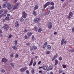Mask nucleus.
Here are the masks:
<instances>
[{"label":"nucleus","mask_w":74,"mask_h":74,"mask_svg":"<svg viewBox=\"0 0 74 74\" xmlns=\"http://www.w3.org/2000/svg\"><path fill=\"white\" fill-rule=\"evenodd\" d=\"M6 7L9 10H11L12 7H11V5L10 3H8L7 4Z\"/></svg>","instance_id":"obj_1"},{"label":"nucleus","mask_w":74,"mask_h":74,"mask_svg":"<svg viewBox=\"0 0 74 74\" xmlns=\"http://www.w3.org/2000/svg\"><path fill=\"white\" fill-rule=\"evenodd\" d=\"M26 16H27V14L25 12H23L22 14V18H23L24 19H25L26 18Z\"/></svg>","instance_id":"obj_2"},{"label":"nucleus","mask_w":74,"mask_h":74,"mask_svg":"<svg viewBox=\"0 0 74 74\" xmlns=\"http://www.w3.org/2000/svg\"><path fill=\"white\" fill-rule=\"evenodd\" d=\"M9 28V26L7 24H5L3 27V29L5 30H8V28Z\"/></svg>","instance_id":"obj_3"},{"label":"nucleus","mask_w":74,"mask_h":74,"mask_svg":"<svg viewBox=\"0 0 74 74\" xmlns=\"http://www.w3.org/2000/svg\"><path fill=\"white\" fill-rule=\"evenodd\" d=\"M26 69H27V67H25L24 68H21V69L20 70V71L21 72H24L25 70H26Z\"/></svg>","instance_id":"obj_4"},{"label":"nucleus","mask_w":74,"mask_h":74,"mask_svg":"<svg viewBox=\"0 0 74 74\" xmlns=\"http://www.w3.org/2000/svg\"><path fill=\"white\" fill-rule=\"evenodd\" d=\"M53 65H51L49 66L47 69V70L49 71V70H52L53 69Z\"/></svg>","instance_id":"obj_5"},{"label":"nucleus","mask_w":74,"mask_h":74,"mask_svg":"<svg viewBox=\"0 0 74 74\" xmlns=\"http://www.w3.org/2000/svg\"><path fill=\"white\" fill-rule=\"evenodd\" d=\"M2 61L4 63H6V62H7V60L6 58H4L2 59Z\"/></svg>","instance_id":"obj_6"},{"label":"nucleus","mask_w":74,"mask_h":74,"mask_svg":"<svg viewBox=\"0 0 74 74\" xmlns=\"http://www.w3.org/2000/svg\"><path fill=\"white\" fill-rule=\"evenodd\" d=\"M8 12L6 10H5L4 11L3 13L4 14H2V15H1V16H3L4 15V14H7V12Z\"/></svg>","instance_id":"obj_7"},{"label":"nucleus","mask_w":74,"mask_h":74,"mask_svg":"<svg viewBox=\"0 0 74 74\" xmlns=\"http://www.w3.org/2000/svg\"><path fill=\"white\" fill-rule=\"evenodd\" d=\"M40 21V18H38L34 19V21L36 23H37Z\"/></svg>","instance_id":"obj_8"},{"label":"nucleus","mask_w":74,"mask_h":74,"mask_svg":"<svg viewBox=\"0 0 74 74\" xmlns=\"http://www.w3.org/2000/svg\"><path fill=\"white\" fill-rule=\"evenodd\" d=\"M15 27H18L19 25V24L18 23V22L17 21H16L15 23Z\"/></svg>","instance_id":"obj_9"},{"label":"nucleus","mask_w":74,"mask_h":74,"mask_svg":"<svg viewBox=\"0 0 74 74\" xmlns=\"http://www.w3.org/2000/svg\"><path fill=\"white\" fill-rule=\"evenodd\" d=\"M4 12V9H2L0 10V15H3V12Z\"/></svg>","instance_id":"obj_10"},{"label":"nucleus","mask_w":74,"mask_h":74,"mask_svg":"<svg viewBox=\"0 0 74 74\" xmlns=\"http://www.w3.org/2000/svg\"><path fill=\"white\" fill-rule=\"evenodd\" d=\"M27 34L28 35V36L29 37H30V36H32V32H31V33L28 32L27 33Z\"/></svg>","instance_id":"obj_11"},{"label":"nucleus","mask_w":74,"mask_h":74,"mask_svg":"<svg viewBox=\"0 0 74 74\" xmlns=\"http://www.w3.org/2000/svg\"><path fill=\"white\" fill-rule=\"evenodd\" d=\"M55 63L54 64L55 66H56V65L58 64V60H56L55 61Z\"/></svg>","instance_id":"obj_12"},{"label":"nucleus","mask_w":74,"mask_h":74,"mask_svg":"<svg viewBox=\"0 0 74 74\" xmlns=\"http://www.w3.org/2000/svg\"><path fill=\"white\" fill-rule=\"evenodd\" d=\"M33 64V59L31 60V61L30 62V63L29 65V66H32V64Z\"/></svg>","instance_id":"obj_13"},{"label":"nucleus","mask_w":74,"mask_h":74,"mask_svg":"<svg viewBox=\"0 0 74 74\" xmlns=\"http://www.w3.org/2000/svg\"><path fill=\"white\" fill-rule=\"evenodd\" d=\"M34 30L36 32H37L38 30V28L37 27H35L34 28Z\"/></svg>","instance_id":"obj_14"},{"label":"nucleus","mask_w":74,"mask_h":74,"mask_svg":"<svg viewBox=\"0 0 74 74\" xmlns=\"http://www.w3.org/2000/svg\"><path fill=\"white\" fill-rule=\"evenodd\" d=\"M47 48L48 49H51V46L49 45H47Z\"/></svg>","instance_id":"obj_15"},{"label":"nucleus","mask_w":74,"mask_h":74,"mask_svg":"<svg viewBox=\"0 0 74 74\" xmlns=\"http://www.w3.org/2000/svg\"><path fill=\"white\" fill-rule=\"evenodd\" d=\"M18 7L16 6V5H15L14 7L13 8V10H16V9H18Z\"/></svg>","instance_id":"obj_16"},{"label":"nucleus","mask_w":74,"mask_h":74,"mask_svg":"<svg viewBox=\"0 0 74 74\" xmlns=\"http://www.w3.org/2000/svg\"><path fill=\"white\" fill-rule=\"evenodd\" d=\"M41 31H42V29L41 28H40L38 29V32L39 33H40Z\"/></svg>","instance_id":"obj_17"},{"label":"nucleus","mask_w":74,"mask_h":74,"mask_svg":"<svg viewBox=\"0 0 74 74\" xmlns=\"http://www.w3.org/2000/svg\"><path fill=\"white\" fill-rule=\"evenodd\" d=\"M38 6H37V5H36L35 6L34 9L35 10H37V9H38Z\"/></svg>","instance_id":"obj_18"},{"label":"nucleus","mask_w":74,"mask_h":74,"mask_svg":"<svg viewBox=\"0 0 74 74\" xmlns=\"http://www.w3.org/2000/svg\"><path fill=\"white\" fill-rule=\"evenodd\" d=\"M12 48L13 49H14L15 50H16L17 49L16 47L15 46H13Z\"/></svg>","instance_id":"obj_19"},{"label":"nucleus","mask_w":74,"mask_h":74,"mask_svg":"<svg viewBox=\"0 0 74 74\" xmlns=\"http://www.w3.org/2000/svg\"><path fill=\"white\" fill-rule=\"evenodd\" d=\"M34 15L35 16H36L37 15V14H36V12L35 11H33Z\"/></svg>","instance_id":"obj_20"},{"label":"nucleus","mask_w":74,"mask_h":74,"mask_svg":"<svg viewBox=\"0 0 74 74\" xmlns=\"http://www.w3.org/2000/svg\"><path fill=\"white\" fill-rule=\"evenodd\" d=\"M69 16H73V12H70L69 13Z\"/></svg>","instance_id":"obj_21"},{"label":"nucleus","mask_w":74,"mask_h":74,"mask_svg":"<svg viewBox=\"0 0 74 74\" xmlns=\"http://www.w3.org/2000/svg\"><path fill=\"white\" fill-rule=\"evenodd\" d=\"M32 47H33V48L34 50H36V49H37V47H36L35 46H33Z\"/></svg>","instance_id":"obj_22"},{"label":"nucleus","mask_w":74,"mask_h":74,"mask_svg":"<svg viewBox=\"0 0 74 74\" xmlns=\"http://www.w3.org/2000/svg\"><path fill=\"white\" fill-rule=\"evenodd\" d=\"M50 13V11H48L45 14V15H48V14H49V13Z\"/></svg>","instance_id":"obj_23"},{"label":"nucleus","mask_w":74,"mask_h":74,"mask_svg":"<svg viewBox=\"0 0 74 74\" xmlns=\"http://www.w3.org/2000/svg\"><path fill=\"white\" fill-rule=\"evenodd\" d=\"M52 25H51V24L49 25L48 26V28L49 29H50V28H52Z\"/></svg>","instance_id":"obj_24"},{"label":"nucleus","mask_w":74,"mask_h":74,"mask_svg":"<svg viewBox=\"0 0 74 74\" xmlns=\"http://www.w3.org/2000/svg\"><path fill=\"white\" fill-rule=\"evenodd\" d=\"M50 5H51L52 6H54V5H55V3L53 2H51L50 3Z\"/></svg>","instance_id":"obj_25"},{"label":"nucleus","mask_w":74,"mask_h":74,"mask_svg":"<svg viewBox=\"0 0 74 74\" xmlns=\"http://www.w3.org/2000/svg\"><path fill=\"white\" fill-rule=\"evenodd\" d=\"M48 6V5H47V4L46 3L45 4V5H44V7L45 8L47 7Z\"/></svg>","instance_id":"obj_26"},{"label":"nucleus","mask_w":74,"mask_h":74,"mask_svg":"<svg viewBox=\"0 0 74 74\" xmlns=\"http://www.w3.org/2000/svg\"><path fill=\"white\" fill-rule=\"evenodd\" d=\"M26 74H30V72H29V70H27L26 71Z\"/></svg>","instance_id":"obj_27"},{"label":"nucleus","mask_w":74,"mask_h":74,"mask_svg":"<svg viewBox=\"0 0 74 74\" xmlns=\"http://www.w3.org/2000/svg\"><path fill=\"white\" fill-rule=\"evenodd\" d=\"M43 69H44V70H47V66H44L43 67Z\"/></svg>","instance_id":"obj_28"},{"label":"nucleus","mask_w":74,"mask_h":74,"mask_svg":"<svg viewBox=\"0 0 74 74\" xmlns=\"http://www.w3.org/2000/svg\"><path fill=\"white\" fill-rule=\"evenodd\" d=\"M9 19H10V17L7 16L5 18V19L6 21H8V20H9Z\"/></svg>","instance_id":"obj_29"},{"label":"nucleus","mask_w":74,"mask_h":74,"mask_svg":"<svg viewBox=\"0 0 74 74\" xmlns=\"http://www.w3.org/2000/svg\"><path fill=\"white\" fill-rule=\"evenodd\" d=\"M19 5V3H17L15 5H16V6L18 7Z\"/></svg>","instance_id":"obj_30"},{"label":"nucleus","mask_w":74,"mask_h":74,"mask_svg":"<svg viewBox=\"0 0 74 74\" xmlns=\"http://www.w3.org/2000/svg\"><path fill=\"white\" fill-rule=\"evenodd\" d=\"M55 8V6H52L50 8L51 10H53V9H54V8Z\"/></svg>","instance_id":"obj_31"},{"label":"nucleus","mask_w":74,"mask_h":74,"mask_svg":"<svg viewBox=\"0 0 74 74\" xmlns=\"http://www.w3.org/2000/svg\"><path fill=\"white\" fill-rule=\"evenodd\" d=\"M32 74H34V69H32V70L31 71Z\"/></svg>","instance_id":"obj_32"},{"label":"nucleus","mask_w":74,"mask_h":74,"mask_svg":"<svg viewBox=\"0 0 74 74\" xmlns=\"http://www.w3.org/2000/svg\"><path fill=\"white\" fill-rule=\"evenodd\" d=\"M13 55H14V54H13V53H11L10 54V57L11 58L13 57Z\"/></svg>","instance_id":"obj_33"},{"label":"nucleus","mask_w":74,"mask_h":74,"mask_svg":"<svg viewBox=\"0 0 74 74\" xmlns=\"http://www.w3.org/2000/svg\"><path fill=\"white\" fill-rule=\"evenodd\" d=\"M10 64L12 66V67H14V63H10Z\"/></svg>","instance_id":"obj_34"},{"label":"nucleus","mask_w":74,"mask_h":74,"mask_svg":"<svg viewBox=\"0 0 74 74\" xmlns=\"http://www.w3.org/2000/svg\"><path fill=\"white\" fill-rule=\"evenodd\" d=\"M1 71L2 73H4L5 72V70L4 69H2L1 70Z\"/></svg>","instance_id":"obj_35"},{"label":"nucleus","mask_w":74,"mask_h":74,"mask_svg":"<svg viewBox=\"0 0 74 74\" xmlns=\"http://www.w3.org/2000/svg\"><path fill=\"white\" fill-rule=\"evenodd\" d=\"M6 6V5L5 4H3V8H5Z\"/></svg>","instance_id":"obj_36"},{"label":"nucleus","mask_w":74,"mask_h":74,"mask_svg":"<svg viewBox=\"0 0 74 74\" xmlns=\"http://www.w3.org/2000/svg\"><path fill=\"white\" fill-rule=\"evenodd\" d=\"M23 21H24V19H23V18H21L20 19V21H21V22H23Z\"/></svg>","instance_id":"obj_37"},{"label":"nucleus","mask_w":74,"mask_h":74,"mask_svg":"<svg viewBox=\"0 0 74 74\" xmlns=\"http://www.w3.org/2000/svg\"><path fill=\"white\" fill-rule=\"evenodd\" d=\"M14 44H15L16 45L17 44L18 42H17V41L16 40H15L14 41Z\"/></svg>","instance_id":"obj_38"},{"label":"nucleus","mask_w":74,"mask_h":74,"mask_svg":"<svg viewBox=\"0 0 74 74\" xmlns=\"http://www.w3.org/2000/svg\"><path fill=\"white\" fill-rule=\"evenodd\" d=\"M59 60L61 61L62 60V58L61 57H60L59 58Z\"/></svg>","instance_id":"obj_39"},{"label":"nucleus","mask_w":74,"mask_h":74,"mask_svg":"<svg viewBox=\"0 0 74 74\" xmlns=\"http://www.w3.org/2000/svg\"><path fill=\"white\" fill-rule=\"evenodd\" d=\"M12 37V35L10 34L8 36L9 38H11Z\"/></svg>","instance_id":"obj_40"},{"label":"nucleus","mask_w":74,"mask_h":74,"mask_svg":"<svg viewBox=\"0 0 74 74\" xmlns=\"http://www.w3.org/2000/svg\"><path fill=\"white\" fill-rule=\"evenodd\" d=\"M36 62H34L33 64V66H36Z\"/></svg>","instance_id":"obj_41"},{"label":"nucleus","mask_w":74,"mask_h":74,"mask_svg":"<svg viewBox=\"0 0 74 74\" xmlns=\"http://www.w3.org/2000/svg\"><path fill=\"white\" fill-rule=\"evenodd\" d=\"M63 68H66V65H63Z\"/></svg>","instance_id":"obj_42"},{"label":"nucleus","mask_w":74,"mask_h":74,"mask_svg":"<svg viewBox=\"0 0 74 74\" xmlns=\"http://www.w3.org/2000/svg\"><path fill=\"white\" fill-rule=\"evenodd\" d=\"M50 3H51V2H47L46 3V4H47V5H49V4H50Z\"/></svg>","instance_id":"obj_43"},{"label":"nucleus","mask_w":74,"mask_h":74,"mask_svg":"<svg viewBox=\"0 0 74 74\" xmlns=\"http://www.w3.org/2000/svg\"><path fill=\"white\" fill-rule=\"evenodd\" d=\"M32 40H34V36H32Z\"/></svg>","instance_id":"obj_44"},{"label":"nucleus","mask_w":74,"mask_h":74,"mask_svg":"<svg viewBox=\"0 0 74 74\" xmlns=\"http://www.w3.org/2000/svg\"><path fill=\"white\" fill-rule=\"evenodd\" d=\"M62 70H60L59 71V73H62Z\"/></svg>","instance_id":"obj_45"},{"label":"nucleus","mask_w":74,"mask_h":74,"mask_svg":"<svg viewBox=\"0 0 74 74\" xmlns=\"http://www.w3.org/2000/svg\"><path fill=\"white\" fill-rule=\"evenodd\" d=\"M18 55L16 54L15 56V58H18Z\"/></svg>","instance_id":"obj_46"},{"label":"nucleus","mask_w":74,"mask_h":74,"mask_svg":"<svg viewBox=\"0 0 74 74\" xmlns=\"http://www.w3.org/2000/svg\"><path fill=\"white\" fill-rule=\"evenodd\" d=\"M54 58H57V57H58V54H56V55L54 57Z\"/></svg>","instance_id":"obj_47"},{"label":"nucleus","mask_w":74,"mask_h":74,"mask_svg":"<svg viewBox=\"0 0 74 74\" xmlns=\"http://www.w3.org/2000/svg\"><path fill=\"white\" fill-rule=\"evenodd\" d=\"M33 47H32L30 49V51H31V52H32V51H33Z\"/></svg>","instance_id":"obj_48"},{"label":"nucleus","mask_w":74,"mask_h":74,"mask_svg":"<svg viewBox=\"0 0 74 74\" xmlns=\"http://www.w3.org/2000/svg\"><path fill=\"white\" fill-rule=\"evenodd\" d=\"M30 42H27L26 43V45L28 46L29 45V44H30Z\"/></svg>","instance_id":"obj_49"},{"label":"nucleus","mask_w":74,"mask_h":74,"mask_svg":"<svg viewBox=\"0 0 74 74\" xmlns=\"http://www.w3.org/2000/svg\"><path fill=\"white\" fill-rule=\"evenodd\" d=\"M64 39H62L61 40V42H64Z\"/></svg>","instance_id":"obj_50"},{"label":"nucleus","mask_w":74,"mask_h":74,"mask_svg":"<svg viewBox=\"0 0 74 74\" xmlns=\"http://www.w3.org/2000/svg\"><path fill=\"white\" fill-rule=\"evenodd\" d=\"M47 44H48V43L47 42H45L44 43V45H47Z\"/></svg>","instance_id":"obj_51"},{"label":"nucleus","mask_w":74,"mask_h":74,"mask_svg":"<svg viewBox=\"0 0 74 74\" xmlns=\"http://www.w3.org/2000/svg\"><path fill=\"white\" fill-rule=\"evenodd\" d=\"M25 39H27V36H25Z\"/></svg>","instance_id":"obj_52"},{"label":"nucleus","mask_w":74,"mask_h":74,"mask_svg":"<svg viewBox=\"0 0 74 74\" xmlns=\"http://www.w3.org/2000/svg\"><path fill=\"white\" fill-rule=\"evenodd\" d=\"M46 47V46L45 45H43V48H45Z\"/></svg>","instance_id":"obj_53"},{"label":"nucleus","mask_w":74,"mask_h":74,"mask_svg":"<svg viewBox=\"0 0 74 74\" xmlns=\"http://www.w3.org/2000/svg\"><path fill=\"white\" fill-rule=\"evenodd\" d=\"M41 63V61H40L38 62V64H40Z\"/></svg>","instance_id":"obj_54"},{"label":"nucleus","mask_w":74,"mask_h":74,"mask_svg":"<svg viewBox=\"0 0 74 74\" xmlns=\"http://www.w3.org/2000/svg\"><path fill=\"white\" fill-rule=\"evenodd\" d=\"M42 12H44V11H45V9H42Z\"/></svg>","instance_id":"obj_55"},{"label":"nucleus","mask_w":74,"mask_h":74,"mask_svg":"<svg viewBox=\"0 0 74 74\" xmlns=\"http://www.w3.org/2000/svg\"><path fill=\"white\" fill-rule=\"evenodd\" d=\"M71 18V17H70V16H69L67 17V18L68 19H70Z\"/></svg>","instance_id":"obj_56"},{"label":"nucleus","mask_w":74,"mask_h":74,"mask_svg":"<svg viewBox=\"0 0 74 74\" xmlns=\"http://www.w3.org/2000/svg\"><path fill=\"white\" fill-rule=\"evenodd\" d=\"M64 44V42H61V45H63Z\"/></svg>","instance_id":"obj_57"},{"label":"nucleus","mask_w":74,"mask_h":74,"mask_svg":"<svg viewBox=\"0 0 74 74\" xmlns=\"http://www.w3.org/2000/svg\"><path fill=\"white\" fill-rule=\"evenodd\" d=\"M56 59V58H55V57H54L53 58V59H52V60H54Z\"/></svg>","instance_id":"obj_58"},{"label":"nucleus","mask_w":74,"mask_h":74,"mask_svg":"<svg viewBox=\"0 0 74 74\" xmlns=\"http://www.w3.org/2000/svg\"><path fill=\"white\" fill-rule=\"evenodd\" d=\"M49 53H50V52H49V51L47 52V54H49Z\"/></svg>","instance_id":"obj_59"},{"label":"nucleus","mask_w":74,"mask_h":74,"mask_svg":"<svg viewBox=\"0 0 74 74\" xmlns=\"http://www.w3.org/2000/svg\"><path fill=\"white\" fill-rule=\"evenodd\" d=\"M64 44H67V41H66V40H65L64 42Z\"/></svg>","instance_id":"obj_60"},{"label":"nucleus","mask_w":74,"mask_h":74,"mask_svg":"<svg viewBox=\"0 0 74 74\" xmlns=\"http://www.w3.org/2000/svg\"><path fill=\"white\" fill-rule=\"evenodd\" d=\"M72 32H74V27L72 28Z\"/></svg>","instance_id":"obj_61"},{"label":"nucleus","mask_w":74,"mask_h":74,"mask_svg":"<svg viewBox=\"0 0 74 74\" xmlns=\"http://www.w3.org/2000/svg\"><path fill=\"white\" fill-rule=\"evenodd\" d=\"M42 68H43V67H42V66H41V67H39V69H42Z\"/></svg>","instance_id":"obj_62"},{"label":"nucleus","mask_w":74,"mask_h":74,"mask_svg":"<svg viewBox=\"0 0 74 74\" xmlns=\"http://www.w3.org/2000/svg\"><path fill=\"white\" fill-rule=\"evenodd\" d=\"M0 37H3V35L1 34H0Z\"/></svg>","instance_id":"obj_63"},{"label":"nucleus","mask_w":74,"mask_h":74,"mask_svg":"<svg viewBox=\"0 0 74 74\" xmlns=\"http://www.w3.org/2000/svg\"><path fill=\"white\" fill-rule=\"evenodd\" d=\"M0 33H2V31L1 29H0Z\"/></svg>","instance_id":"obj_64"}]
</instances>
